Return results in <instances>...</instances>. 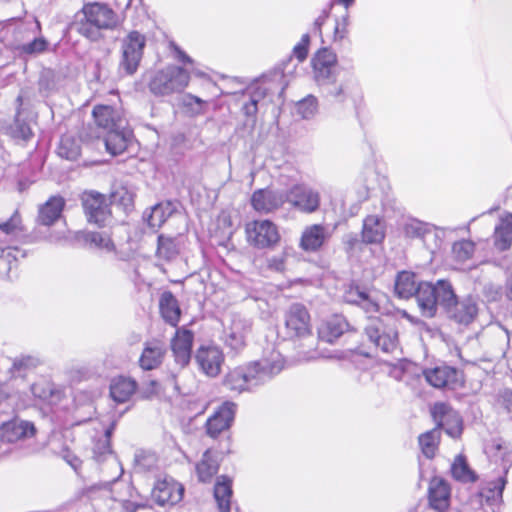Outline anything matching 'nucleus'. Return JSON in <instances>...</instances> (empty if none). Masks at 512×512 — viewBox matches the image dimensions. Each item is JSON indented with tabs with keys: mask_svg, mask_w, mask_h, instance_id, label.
I'll return each instance as SVG.
<instances>
[{
	"mask_svg": "<svg viewBox=\"0 0 512 512\" xmlns=\"http://www.w3.org/2000/svg\"><path fill=\"white\" fill-rule=\"evenodd\" d=\"M310 45V35L305 33L302 35L301 40L293 48V56H295L299 62H303L308 55V48Z\"/></svg>",
	"mask_w": 512,
	"mask_h": 512,
	"instance_id": "nucleus-61",
	"label": "nucleus"
},
{
	"mask_svg": "<svg viewBox=\"0 0 512 512\" xmlns=\"http://www.w3.org/2000/svg\"><path fill=\"white\" fill-rule=\"evenodd\" d=\"M23 231L22 218L18 210H15L8 219L0 220V237L13 240L22 235Z\"/></svg>",
	"mask_w": 512,
	"mask_h": 512,
	"instance_id": "nucleus-45",
	"label": "nucleus"
},
{
	"mask_svg": "<svg viewBox=\"0 0 512 512\" xmlns=\"http://www.w3.org/2000/svg\"><path fill=\"white\" fill-rule=\"evenodd\" d=\"M93 118L98 127L109 132L114 129H122L127 125L122 112L109 105H97L92 111Z\"/></svg>",
	"mask_w": 512,
	"mask_h": 512,
	"instance_id": "nucleus-24",
	"label": "nucleus"
},
{
	"mask_svg": "<svg viewBox=\"0 0 512 512\" xmlns=\"http://www.w3.org/2000/svg\"><path fill=\"white\" fill-rule=\"evenodd\" d=\"M367 290L358 285L350 286L344 293V301L349 304L358 305L363 301V297Z\"/></svg>",
	"mask_w": 512,
	"mask_h": 512,
	"instance_id": "nucleus-60",
	"label": "nucleus"
},
{
	"mask_svg": "<svg viewBox=\"0 0 512 512\" xmlns=\"http://www.w3.org/2000/svg\"><path fill=\"white\" fill-rule=\"evenodd\" d=\"M36 433L35 425L27 420L14 418L0 427V439L6 443H16L31 438Z\"/></svg>",
	"mask_w": 512,
	"mask_h": 512,
	"instance_id": "nucleus-20",
	"label": "nucleus"
},
{
	"mask_svg": "<svg viewBox=\"0 0 512 512\" xmlns=\"http://www.w3.org/2000/svg\"><path fill=\"white\" fill-rule=\"evenodd\" d=\"M364 334L383 353L391 354L399 348L397 320L391 315L368 316Z\"/></svg>",
	"mask_w": 512,
	"mask_h": 512,
	"instance_id": "nucleus-5",
	"label": "nucleus"
},
{
	"mask_svg": "<svg viewBox=\"0 0 512 512\" xmlns=\"http://www.w3.org/2000/svg\"><path fill=\"white\" fill-rule=\"evenodd\" d=\"M18 249L12 246L0 247V278H7L17 265Z\"/></svg>",
	"mask_w": 512,
	"mask_h": 512,
	"instance_id": "nucleus-50",
	"label": "nucleus"
},
{
	"mask_svg": "<svg viewBox=\"0 0 512 512\" xmlns=\"http://www.w3.org/2000/svg\"><path fill=\"white\" fill-rule=\"evenodd\" d=\"M114 427L115 424L112 423L108 428L105 429L102 435L93 438L92 458L97 463H102L113 455L111 448V437L114 431Z\"/></svg>",
	"mask_w": 512,
	"mask_h": 512,
	"instance_id": "nucleus-39",
	"label": "nucleus"
},
{
	"mask_svg": "<svg viewBox=\"0 0 512 512\" xmlns=\"http://www.w3.org/2000/svg\"><path fill=\"white\" fill-rule=\"evenodd\" d=\"M59 455L78 475H80L82 460L68 446L64 445L59 451Z\"/></svg>",
	"mask_w": 512,
	"mask_h": 512,
	"instance_id": "nucleus-59",
	"label": "nucleus"
},
{
	"mask_svg": "<svg viewBox=\"0 0 512 512\" xmlns=\"http://www.w3.org/2000/svg\"><path fill=\"white\" fill-rule=\"evenodd\" d=\"M330 15L329 9H324L321 11L320 15L315 19L312 27V32L315 35H318L322 37V26L327 21L328 17Z\"/></svg>",
	"mask_w": 512,
	"mask_h": 512,
	"instance_id": "nucleus-63",
	"label": "nucleus"
},
{
	"mask_svg": "<svg viewBox=\"0 0 512 512\" xmlns=\"http://www.w3.org/2000/svg\"><path fill=\"white\" fill-rule=\"evenodd\" d=\"M248 241L257 248H271L280 240L276 225L270 220H255L246 225Z\"/></svg>",
	"mask_w": 512,
	"mask_h": 512,
	"instance_id": "nucleus-11",
	"label": "nucleus"
},
{
	"mask_svg": "<svg viewBox=\"0 0 512 512\" xmlns=\"http://www.w3.org/2000/svg\"><path fill=\"white\" fill-rule=\"evenodd\" d=\"M361 236L366 244H381L386 237V223L379 215H368L363 220Z\"/></svg>",
	"mask_w": 512,
	"mask_h": 512,
	"instance_id": "nucleus-31",
	"label": "nucleus"
},
{
	"mask_svg": "<svg viewBox=\"0 0 512 512\" xmlns=\"http://www.w3.org/2000/svg\"><path fill=\"white\" fill-rule=\"evenodd\" d=\"M423 374L426 381L435 388L454 389L460 382L459 371L447 365L426 369Z\"/></svg>",
	"mask_w": 512,
	"mask_h": 512,
	"instance_id": "nucleus-23",
	"label": "nucleus"
},
{
	"mask_svg": "<svg viewBox=\"0 0 512 512\" xmlns=\"http://www.w3.org/2000/svg\"><path fill=\"white\" fill-rule=\"evenodd\" d=\"M146 46V36L139 31H130L121 40V59L119 68L126 75H133L142 60Z\"/></svg>",
	"mask_w": 512,
	"mask_h": 512,
	"instance_id": "nucleus-8",
	"label": "nucleus"
},
{
	"mask_svg": "<svg viewBox=\"0 0 512 512\" xmlns=\"http://www.w3.org/2000/svg\"><path fill=\"white\" fill-rule=\"evenodd\" d=\"M287 202L286 191L269 188L257 189L251 197L253 209L259 213H271Z\"/></svg>",
	"mask_w": 512,
	"mask_h": 512,
	"instance_id": "nucleus-18",
	"label": "nucleus"
},
{
	"mask_svg": "<svg viewBox=\"0 0 512 512\" xmlns=\"http://www.w3.org/2000/svg\"><path fill=\"white\" fill-rule=\"evenodd\" d=\"M287 257H288L287 250L282 251L278 255H273L271 257H268L266 260L267 268L273 272L284 273L286 270Z\"/></svg>",
	"mask_w": 512,
	"mask_h": 512,
	"instance_id": "nucleus-58",
	"label": "nucleus"
},
{
	"mask_svg": "<svg viewBox=\"0 0 512 512\" xmlns=\"http://www.w3.org/2000/svg\"><path fill=\"white\" fill-rule=\"evenodd\" d=\"M232 494V480L225 475L219 476L214 486V498L220 512H230Z\"/></svg>",
	"mask_w": 512,
	"mask_h": 512,
	"instance_id": "nucleus-41",
	"label": "nucleus"
},
{
	"mask_svg": "<svg viewBox=\"0 0 512 512\" xmlns=\"http://www.w3.org/2000/svg\"><path fill=\"white\" fill-rule=\"evenodd\" d=\"M284 368L280 353H273L270 358L249 362L230 370L223 380V386L237 394L254 392L263 386Z\"/></svg>",
	"mask_w": 512,
	"mask_h": 512,
	"instance_id": "nucleus-1",
	"label": "nucleus"
},
{
	"mask_svg": "<svg viewBox=\"0 0 512 512\" xmlns=\"http://www.w3.org/2000/svg\"><path fill=\"white\" fill-rule=\"evenodd\" d=\"M349 26V14L346 13L341 18H337L335 20L333 34H332V41L334 43H338L343 41L349 33L348 30Z\"/></svg>",
	"mask_w": 512,
	"mask_h": 512,
	"instance_id": "nucleus-57",
	"label": "nucleus"
},
{
	"mask_svg": "<svg viewBox=\"0 0 512 512\" xmlns=\"http://www.w3.org/2000/svg\"><path fill=\"white\" fill-rule=\"evenodd\" d=\"M323 96L335 102L343 103L348 98L356 102L361 97V92L356 83L352 81L337 82V78L319 87Z\"/></svg>",
	"mask_w": 512,
	"mask_h": 512,
	"instance_id": "nucleus-22",
	"label": "nucleus"
},
{
	"mask_svg": "<svg viewBox=\"0 0 512 512\" xmlns=\"http://www.w3.org/2000/svg\"><path fill=\"white\" fill-rule=\"evenodd\" d=\"M121 24L120 16L108 4L89 2L76 14L73 28L89 41L98 42Z\"/></svg>",
	"mask_w": 512,
	"mask_h": 512,
	"instance_id": "nucleus-2",
	"label": "nucleus"
},
{
	"mask_svg": "<svg viewBox=\"0 0 512 512\" xmlns=\"http://www.w3.org/2000/svg\"><path fill=\"white\" fill-rule=\"evenodd\" d=\"M33 394L44 401L51 402L52 398L58 395V392L54 390L52 385L47 384L46 389H42L40 385H34L32 387Z\"/></svg>",
	"mask_w": 512,
	"mask_h": 512,
	"instance_id": "nucleus-62",
	"label": "nucleus"
},
{
	"mask_svg": "<svg viewBox=\"0 0 512 512\" xmlns=\"http://www.w3.org/2000/svg\"><path fill=\"white\" fill-rule=\"evenodd\" d=\"M56 151L59 157L69 161H76L81 154V147L75 137L63 135L60 138Z\"/></svg>",
	"mask_w": 512,
	"mask_h": 512,
	"instance_id": "nucleus-46",
	"label": "nucleus"
},
{
	"mask_svg": "<svg viewBox=\"0 0 512 512\" xmlns=\"http://www.w3.org/2000/svg\"><path fill=\"white\" fill-rule=\"evenodd\" d=\"M285 68L282 70L275 69L270 74L263 75L261 80L249 87L244 96H248V100L242 105V112L246 117H255L258 112V103L267 96L277 94L282 97L288 82L285 79Z\"/></svg>",
	"mask_w": 512,
	"mask_h": 512,
	"instance_id": "nucleus-3",
	"label": "nucleus"
},
{
	"mask_svg": "<svg viewBox=\"0 0 512 512\" xmlns=\"http://www.w3.org/2000/svg\"><path fill=\"white\" fill-rule=\"evenodd\" d=\"M41 364V360L34 355H20L12 360V365L9 368L11 378H25L28 373L32 372Z\"/></svg>",
	"mask_w": 512,
	"mask_h": 512,
	"instance_id": "nucleus-43",
	"label": "nucleus"
},
{
	"mask_svg": "<svg viewBox=\"0 0 512 512\" xmlns=\"http://www.w3.org/2000/svg\"><path fill=\"white\" fill-rule=\"evenodd\" d=\"M138 387L135 379L127 376L114 377L109 386L110 396L116 403H125L131 399Z\"/></svg>",
	"mask_w": 512,
	"mask_h": 512,
	"instance_id": "nucleus-33",
	"label": "nucleus"
},
{
	"mask_svg": "<svg viewBox=\"0 0 512 512\" xmlns=\"http://www.w3.org/2000/svg\"><path fill=\"white\" fill-rule=\"evenodd\" d=\"M506 473L507 471L504 475L487 481L481 487L479 494L488 504L495 505L502 501L503 491L507 483Z\"/></svg>",
	"mask_w": 512,
	"mask_h": 512,
	"instance_id": "nucleus-42",
	"label": "nucleus"
},
{
	"mask_svg": "<svg viewBox=\"0 0 512 512\" xmlns=\"http://www.w3.org/2000/svg\"><path fill=\"white\" fill-rule=\"evenodd\" d=\"M48 48V42L44 37H35L27 43L17 45L16 50L21 56H35L43 53Z\"/></svg>",
	"mask_w": 512,
	"mask_h": 512,
	"instance_id": "nucleus-53",
	"label": "nucleus"
},
{
	"mask_svg": "<svg viewBox=\"0 0 512 512\" xmlns=\"http://www.w3.org/2000/svg\"><path fill=\"white\" fill-rule=\"evenodd\" d=\"M237 411V404L232 401H225L217 410L207 419L205 423L206 434L216 439L218 436L227 431L234 422Z\"/></svg>",
	"mask_w": 512,
	"mask_h": 512,
	"instance_id": "nucleus-15",
	"label": "nucleus"
},
{
	"mask_svg": "<svg viewBox=\"0 0 512 512\" xmlns=\"http://www.w3.org/2000/svg\"><path fill=\"white\" fill-rule=\"evenodd\" d=\"M74 239L81 246L88 249L99 250L106 253L116 251V246L111 239L110 234L106 231L97 232L81 230L75 233Z\"/></svg>",
	"mask_w": 512,
	"mask_h": 512,
	"instance_id": "nucleus-21",
	"label": "nucleus"
},
{
	"mask_svg": "<svg viewBox=\"0 0 512 512\" xmlns=\"http://www.w3.org/2000/svg\"><path fill=\"white\" fill-rule=\"evenodd\" d=\"M157 243L158 258L172 261L179 255L180 247L177 238L159 235Z\"/></svg>",
	"mask_w": 512,
	"mask_h": 512,
	"instance_id": "nucleus-47",
	"label": "nucleus"
},
{
	"mask_svg": "<svg viewBox=\"0 0 512 512\" xmlns=\"http://www.w3.org/2000/svg\"><path fill=\"white\" fill-rule=\"evenodd\" d=\"M194 334L188 329H178L171 342V349L175 361L184 367L190 362Z\"/></svg>",
	"mask_w": 512,
	"mask_h": 512,
	"instance_id": "nucleus-27",
	"label": "nucleus"
},
{
	"mask_svg": "<svg viewBox=\"0 0 512 512\" xmlns=\"http://www.w3.org/2000/svg\"><path fill=\"white\" fill-rule=\"evenodd\" d=\"M184 494V487L174 480H163L157 483L152 491L154 501L160 506L179 503Z\"/></svg>",
	"mask_w": 512,
	"mask_h": 512,
	"instance_id": "nucleus-25",
	"label": "nucleus"
},
{
	"mask_svg": "<svg viewBox=\"0 0 512 512\" xmlns=\"http://www.w3.org/2000/svg\"><path fill=\"white\" fill-rule=\"evenodd\" d=\"M359 306L366 312V313H374L379 311V304L371 298L368 292L363 297V301L359 304Z\"/></svg>",
	"mask_w": 512,
	"mask_h": 512,
	"instance_id": "nucleus-64",
	"label": "nucleus"
},
{
	"mask_svg": "<svg viewBox=\"0 0 512 512\" xmlns=\"http://www.w3.org/2000/svg\"><path fill=\"white\" fill-rule=\"evenodd\" d=\"M169 207H164L162 204L154 205L149 211L146 210L143 214L144 220L147 222L148 226L152 229L160 228L167 220L168 216L171 214Z\"/></svg>",
	"mask_w": 512,
	"mask_h": 512,
	"instance_id": "nucleus-51",
	"label": "nucleus"
},
{
	"mask_svg": "<svg viewBox=\"0 0 512 512\" xmlns=\"http://www.w3.org/2000/svg\"><path fill=\"white\" fill-rule=\"evenodd\" d=\"M60 75L50 68H44L38 79V90L44 96L56 92L59 88Z\"/></svg>",
	"mask_w": 512,
	"mask_h": 512,
	"instance_id": "nucleus-48",
	"label": "nucleus"
},
{
	"mask_svg": "<svg viewBox=\"0 0 512 512\" xmlns=\"http://www.w3.org/2000/svg\"><path fill=\"white\" fill-rule=\"evenodd\" d=\"M81 202L89 224L102 228L111 222L112 213L104 194L97 191H85L82 194Z\"/></svg>",
	"mask_w": 512,
	"mask_h": 512,
	"instance_id": "nucleus-10",
	"label": "nucleus"
},
{
	"mask_svg": "<svg viewBox=\"0 0 512 512\" xmlns=\"http://www.w3.org/2000/svg\"><path fill=\"white\" fill-rule=\"evenodd\" d=\"M451 474L453 478L462 483H474L478 476L467 463L464 455H457L451 465Z\"/></svg>",
	"mask_w": 512,
	"mask_h": 512,
	"instance_id": "nucleus-44",
	"label": "nucleus"
},
{
	"mask_svg": "<svg viewBox=\"0 0 512 512\" xmlns=\"http://www.w3.org/2000/svg\"><path fill=\"white\" fill-rule=\"evenodd\" d=\"M494 245L500 251H505L512 245V213L505 212L494 230Z\"/></svg>",
	"mask_w": 512,
	"mask_h": 512,
	"instance_id": "nucleus-40",
	"label": "nucleus"
},
{
	"mask_svg": "<svg viewBox=\"0 0 512 512\" xmlns=\"http://www.w3.org/2000/svg\"><path fill=\"white\" fill-rule=\"evenodd\" d=\"M16 114L8 128V135L18 145L26 146L34 139L36 115L29 110V101L21 92L16 98Z\"/></svg>",
	"mask_w": 512,
	"mask_h": 512,
	"instance_id": "nucleus-7",
	"label": "nucleus"
},
{
	"mask_svg": "<svg viewBox=\"0 0 512 512\" xmlns=\"http://www.w3.org/2000/svg\"><path fill=\"white\" fill-rule=\"evenodd\" d=\"M195 358L200 369L210 377H216L220 373L224 362L222 351L215 346L201 347Z\"/></svg>",
	"mask_w": 512,
	"mask_h": 512,
	"instance_id": "nucleus-26",
	"label": "nucleus"
},
{
	"mask_svg": "<svg viewBox=\"0 0 512 512\" xmlns=\"http://www.w3.org/2000/svg\"><path fill=\"white\" fill-rule=\"evenodd\" d=\"M343 245L345 251L349 255H354L362 251L363 246L366 245V242L363 241V237L359 238L357 233H347L343 236Z\"/></svg>",
	"mask_w": 512,
	"mask_h": 512,
	"instance_id": "nucleus-56",
	"label": "nucleus"
},
{
	"mask_svg": "<svg viewBox=\"0 0 512 512\" xmlns=\"http://www.w3.org/2000/svg\"><path fill=\"white\" fill-rule=\"evenodd\" d=\"M454 288L449 280L436 282L420 281L417 305L423 317L434 318L439 309L443 310L454 299Z\"/></svg>",
	"mask_w": 512,
	"mask_h": 512,
	"instance_id": "nucleus-4",
	"label": "nucleus"
},
{
	"mask_svg": "<svg viewBox=\"0 0 512 512\" xmlns=\"http://www.w3.org/2000/svg\"><path fill=\"white\" fill-rule=\"evenodd\" d=\"M312 64L314 79L319 87L337 78V56L332 50L320 49L312 59Z\"/></svg>",
	"mask_w": 512,
	"mask_h": 512,
	"instance_id": "nucleus-16",
	"label": "nucleus"
},
{
	"mask_svg": "<svg viewBox=\"0 0 512 512\" xmlns=\"http://www.w3.org/2000/svg\"><path fill=\"white\" fill-rule=\"evenodd\" d=\"M159 309L164 321L171 326H177L181 310L178 300L171 291H164L159 299Z\"/></svg>",
	"mask_w": 512,
	"mask_h": 512,
	"instance_id": "nucleus-37",
	"label": "nucleus"
},
{
	"mask_svg": "<svg viewBox=\"0 0 512 512\" xmlns=\"http://www.w3.org/2000/svg\"><path fill=\"white\" fill-rule=\"evenodd\" d=\"M440 432L437 428L421 434L418 438L422 453L428 459H432L438 449Z\"/></svg>",
	"mask_w": 512,
	"mask_h": 512,
	"instance_id": "nucleus-49",
	"label": "nucleus"
},
{
	"mask_svg": "<svg viewBox=\"0 0 512 512\" xmlns=\"http://www.w3.org/2000/svg\"><path fill=\"white\" fill-rule=\"evenodd\" d=\"M318 108L317 98L313 95H308L304 99L300 100L296 105L297 113L303 119H310L315 115Z\"/></svg>",
	"mask_w": 512,
	"mask_h": 512,
	"instance_id": "nucleus-55",
	"label": "nucleus"
},
{
	"mask_svg": "<svg viewBox=\"0 0 512 512\" xmlns=\"http://www.w3.org/2000/svg\"><path fill=\"white\" fill-rule=\"evenodd\" d=\"M65 207L63 197L51 196L44 204L39 206L37 223L43 226L53 225L62 215Z\"/></svg>",
	"mask_w": 512,
	"mask_h": 512,
	"instance_id": "nucleus-32",
	"label": "nucleus"
},
{
	"mask_svg": "<svg viewBox=\"0 0 512 512\" xmlns=\"http://www.w3.org/2000/svg\"><path fill=\"white\" fill-rule=\"evenodd\" d=\"M420 288V282L416 281V274L411 271H400L398 272L395 283L394 292L395 295L400 299H409L415 297Z\"/></svg>",
	"mask_w": 512,
	"mask_h": 512,
	"instance_id": "nucleus-35",
	"label": "nucleus"
},
{
	"mask_svg": "<svg viewBox=\"0 0 512 512\" xmlns=\"http://www.w3.org/2000/svg\"><path fill=\"white\" fill-rule=\"evenodd\" d=\"M190 76L187 70L171 65L152 72L148 79V89L155 97L181 93L187 86Z\"/></svg>",
	"mask_w": 512,
	"mask_h": 512,
	"instance_id": "nucleus-6",
	"label": "nucleus"
},
{
	"mask_svg": "<svg viewBox=\"0 0 512 512\" xmlns=\"http://www.w3.org/2000/svg\"><path fill=\"white\" fill-rule=\"evenodd\" d=\"M251 328L250 319L240 314H232L230 325L226 330V345L235 352L243 349L246 345V336L250 333Z\"/></svg>",
	"mask_w": 512,
	"mask_h": 512,
	"instance_id": "nucleus-19",
	"label": "nucleus"
},
{
	"mask_svg": "<svg viewBox=\"0 0 512 512\" xmlns=\"http://www.w3.org/2000/svg\"><path fill=\"white\" fill-rule=\"evenodd\" d=\"M219 470L218 454L210 449L206 450L201 460L196 464V473L200 482H210Z\"/></svg>",
	"mask_w": 512,
	"mask_h": 512,
	"instance_id": "nucleus-38",
	"label": "nucleus"
},
{
	"mask_svg": "<svg viewBox=\"0 0 512 512\" xmlns=\"http://www.w3.org/2000/svg\"><path fill=\"white\" fill-rule=\"evenodd\" d=\"M286 195L287 202L300 212L312 214L320 207V193L306 184L293 185Z\"/></svg>",
	"mask_w": 512,
	"mask_h": 512,
	"instance_id": "nucleus-12",
	"label": "nucleus"
},
{
	"mask_svg": "<svg viewBox=\"0 0 512 512\" xmlns=\"http://www.w3.org/2000/svg\"><path fill=\"white\" fill-rule=\"evenodd\" d=\"M165 353L166 347L162 341H147L139 358V366L147 371L156 369L162 363Z\"/></svg>",
	"mask_w": 512,
	"mask_h": 512,
	"instance_id": "nucleus-30",
	"label": "nucleus"
},
{
	"mask_svg": "<svg viewBox=\"0 0 512 512\" xmlns=\"http://www.w3.org/2000/svg\"><path fill=\"white\" fill-rule=\"evenodd\" d=\"M475 252V244L470 240H460L453 244L452 253L459 262L469 260Z\"/></svg>",
	"mask_w": 512,
	"mask_h": 512,
	"instance_id": "nucleus-54",
	"label": "nucleus"
},
{
	"mask_svg": "<svg viewBox=\"0 0 512 512\" xmlns=\"http://www.w3.org/2000/svg\"><path fill=\"white\" fill-rule=\"evenodd\" d=\"M450 486L441 478H433L429 486V502L432 508L443 512L449 507Z\"/></svg>",
	"mask_w": 512,
	"mask_h": 512,
	"instance_id": "nucleus-34",
	"label": "nucleus"
},
{
	"mask_svg": "<svg viewBox=\"0 0 512 512\" xmlns=\"http://www.w3.org/2000/svg\"><path fill=\"white\" fill-rule=\"evenodd\" d=\"M349 329L350 325L346 318L335 314L321 323L318 336L320 340L332 344Z\"/></svg>",
	"mask_w": 512,
	"mask_h": 512,
	"instance_id": "nucleus-29",
	"label": "nucleus"
},
{
	"mask_svg": "<svg viewBox=\"0 0 512 512\" xmlns=\"http://www.w3.org/2000/svg\"><path fill=\"white\" fill-rule=\"evenodd\" d=\"M329 237L330 235L324 225L313 224L303 230L299 246L306 252H317Z\"/></svg>",
	"mask_w": 512,
	"mask_h": 512,
	"instance_id": "nucleus-28",
	"label": "nucleus"
},
{
	"mask_svg": "<svg viewBox=\"0 0 512 512\" xmlns=\"http://www.w3.org/2000/svg\"><path fill=\"white\" fill-rule=\"evenodd\" d=\"M110 203L123 207L125 211L133 208L134 194L125 186H119L112 190Z\"/></svg>",
	"mask_w": 512,
	"mask_h": 512,
	"instance_id": "nucleus-52",
	"label": "nucleus"
},
{
	"mask_svg": "<svg viewBox=\"0 0 512 512\" xmlns=\"http://www.w3.org/2000/svg\"><path fill=\"white\" fill-rule=\"evenodd\" d=\"M286 333L290 338H301L310 334V315L300 303L292 304L285 314Z\"/></svg>",
	"mask_w": 512,
	"mask_h": 512,
	"instance_id": "nucleus-17",
	"label": "nucleus"
},
{
	"mask_svg": "<svg viewBox=\"0 0 512 512\" xmlns=\"http://www.w3.org/2000/svg\"><path fill=\"white\" fill-rule=\"evenodd\" d=\"M442 311L450 320L467 326L475 320L478 306L473 297L467 296L459 299L454 292V299L449 301Z\"/></svg>",
	"mask_w": 512,
	"mask_h": 512,
	"instance_id": "nucleus-14",
	"label": "nucleus"
},
{
	"mask_svg": "<svg viewBox=\"0 0 512 512\" xmlns=\"http://www.w3.org/2000/svg\"><path fill=\"white\" fill-rule=\"evenodd\" d=\"M400 229L406 238L420 239L431 249L440 248L445 235L442 228L413 217L403 219Z\"/></svg>",
	"mask_w": 512,
	"mask_h": 512,
	"instance_id": "nucleus-9",
	"label": "nucleus"
},
{
	"mask_svg": "<svg viewBox=\"0 0 512 512\" xmlns=\"http://www.w3.org/2000/svg\"><path fill=\"white\" fill-rule=\"evenodd\" d=\"M431 414L437 424V429H443L450 437L458 438L463 431V420L460 414L449 404L444 402L435 403Z\"/></svg>",
	"mask_w": 512,
	"mask_h": 512,
	"instance_id": "nucleus-13",
	"label": "nucleus"
},
{
	"mask_svg": "<svg viewBox=\"0 0 512 512\" xmlns=\"http://www.w3.org/2000/svg\"><path fill=\"white\" fill-rule=\"evenodd\" d=\"M131 130L127 128V125L122 129H114L107 132L104 142L107 152L113 156H117L123 153L130 141Z\"/></svg>",
	"mask_w": 512,
	"mask_h": 512,
	"instance_id": "nucleus-36",
	"label": "nucleus"
}]
</instances>
